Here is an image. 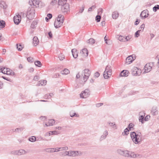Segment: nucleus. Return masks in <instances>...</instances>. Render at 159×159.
I'll return each instance as SVG.
<instances>
[{"label": "nucleus", "mask_w": 159, "mask_h": 159, "mask_svg": "<svg viewBox=\"0 0 159 159\" xmlns=\"http://www.w3.org/2000/svg\"><path fill=\"white\" fill-rule=\"evenodd\" d=\"M108 123L110 125V126H112L113 128H115L116 127V125L114 123L108 122Z\"/></svg>", "instance_id": "37998d69"}, {"label": "nucleus", "mask_w": 159, "mask_h": 159, "mask_svg": "<svg viewBox=\"0 0 159 159\" xmlns=\"http://www.w3.org/2000/svg\"><path fill=\"white\" fill-rule=\"evenodd\" d=\"M48 34L49 35V36L50 38H51L52 37V33L51 32H49L48 33Z\"/></svg>", "instance_id": "774afa93"}, {"label": "nucleus", "mask_w": 159, "mask_h": 159, "mask_svg": "<svg viewBox=\"0 0 159 159\" xmlns=\"http://www.w3.org/2000/svg\"><path fill=\"white\" fill-rule=\"evenodd\" d=\"M62 155L63 156H69V151H66L65 152H62Z\"/></svg>", "instance_id": "f704fd0d"}, {"label": "nucleus", "mask_w": 159, "mask_h": 159, "mask_svg": "<svg viewBox=\"0 0 159 159\" xmlns=\"http://www.w3.org/2000/svg\"><path fill=\"white\" fill-rule=\"evenodd\" d=\"M39 41L37 37L35 36L33 39V43L35 46H36L39 43Z\"/></svg>", "instance_id": "5701e85b"}, {"label": "nucleus", "mask_w": 159, "mask_h": 159, "mask_svg": "<svg viewBox=\"0 0 159 159\" xmlns=\"http://www.w3.org/2000/svg\"><path fill=\"white\" fill-rule=\"evenodd\" d=\"M55 148H48L46 149V151L48 152H53Z\"/></svg>", "instance_id": "4c0bfd02"}, {"label": "nucleus", "mask_w": 159, "mask_h": 159, "mask_svg": "<svg viewBox=\"0 0 159 159\" xmlns=\"http://www.w3.org/2000/svg\"><path fill=\"white\" fill-rule=\"evenodd\" d=\"M111 67L109 66H107L104 72L103 76L105 79H107L109 78L111 75L112 69Z\"/></svg>", "instance_id": "7ed1b4c3"}, {"label": "nucleus", "mask_w": 159, "mask_h": 159, "mask_svg": "<svg viewBox=\"0 0 159 159\" xmlns=\"http://www.w3.org/2000/svg\"><path fill=\"white\" fill-rule=\"evenodd\" d=\"M24 129L23 128H17L15 129L14 131L16 132H19V131H21L23 130Z\"/></svg>", "instance_id": "09e8293b"}, {"label": "nucleus", "mask_w": 159, "mask_h": 159, "mask_svg": "<svg viewBox=\"0 0 159 159\" xmlns=\"http://www.w3.org/2000/svg\"><path fill=\"white\" fill-rule=\"evenodd\" d=\"M144 27H145L144 24H143L141 25L140 28L141 29H142L143 30V29L144 28Z\"/></svg>", "instance_id": "338daca9"}, {"label": "nucleus", "mask_w": 159, "mask_h": 159, "mask_svg": "<svg viewBox=\"0 0 159 159\" xmlns=\"http://www.w3.org/2000/svg\"><path fill=\"white\" fill-rule=\"evenodd\" d=\"M61 10L63 12H67L69 11L70 6L68 3L61 6Z\"/></svg>", "instance_id": "9d476101"}, {"label": "nucleus", "mask_w": 159, "mask_h": 159, "mask_svg": "<svg viewBox=\"0 0 159 159\" xmlns=\"http://www.w3.org/2000/svg\"><path fill=\"white\" fill-rule=\"evenodd\" d=\"M134 126V125L132 123H130L129 125L128 128H129L130 130H133V127Z\"/></svg>", "instance_id": "8fccbe9b"}, {"label": "nucleus", "mask_w": 159, "mask_h": 159, "mask_svg": "<svg viewBox=\"0 0 159 159\" xmlns=\"http://www.w3.org/2000/svg\"><path fill=\"white\" fill-rule=\"evenodd\" d=\"M117 152L120 155L127 157H140L141 156L140 155L136 154L134 152L125 150L119 149L117 150Z\"/></svg>", "instance_id": "f257e3e1"}, {"label": "nucleus", "mask_w": 159, "mask_h": 159, "mask_svg": "<svg viewBox=\"0 0 159 159\" xmlns=\"http://www.w3.org/2000/svg\"><path fill=\"white\" fill-rule=\"evenodd\" d=\"M101 25L102 26H104L105 25V21H102L101 23Z\"/></svg>", "instance_id": "0e129e2a"}, {"label": "nucleus", "mask_w": 159, "mask_h": 159, "mask_svg": "<svg viewBox=\"0 0 159 159\" xmlns=\"http://www.w3.org/2000/svg\"><path fill=\"white\" fill-rule=\"evenodd\" d=\"M132 73L133 75H139L141 73V69L136 67H134L131 70Z\"/></svg>", "instance_id": "423d86ee"}, {"label": "nucleus", "mask_w": 159, "mask_h": 159, "mask_svg": "<svg viewBox=\"0 0 159 159\" xmlns=\"http://www.w3.org/2000/svg\"><path fill=\"white\" fill-rule=\"evenodd\" d=\"M118 39L120 41L125 42V37L121 35H118Z\"/></svg>", "instance_id": "c85d7f7f"}, {"label": "nucleus", "mask_w": 159, "mask_h": 159, "mask_svg": "<svg viewBox=\"0 0 159 159\" xmlns=\"http://www.w3.org/2000/svg\"><path fill=\"white\" fill-rule=\"evenodd\" d=\"M148 11L144 10L141 12L140 15V16L142 19H144L148 17Z\"/></svg>", "instance_id": "dca6fc26"}, {"label": "nucleus", "mask_w": 159, "mask_h": 159, "mask_svg": "<svg viewBox=\"0 0 159 159\" xmlns=\"http://www.w3.org/2000/svg\"><path fill=\"white\" fill-rule=\"evenodd\" d=\"M61 22H59L58 21H55L54 23V25L55 28H58L60 27L62 25Z\"/></svg>", "instance_id": "b1692460"}, {"label": "nucleus", "mask_w": 159, "mask_h": 159, "mask_svg": "<svg viewBox=\"0 0 159 159\" xmlns=\"http://www.w3.org/2000/svg\"><path fill=\"white\" fill-rule=\"evenodd\" d=\"M79 152L77 151H69V157H75L79 155Z\"/></svg>", "instance_id": "9b49d317"}, {"label": "nucleus", "mask_w": 159, "mask_h": 159, "mask_svg": "<svg viewBox=\"0 0 159 159\" xmlns=\"http://www.w3.org/2000/svg\"><path fill=\"white\" fill-rule=\"evenodd\" d=\"M80 54L82 57H86L88 55V52L86 48H84L81 50Z\"/></svg>", "instance_id": "ddd939ff"}, {"label": "nucleus", "mask_w": 159, "mask_h": 159, "mask_svg": "<svg viewBox=\"0 0 159 159\" xmlns=\"http://www.w3.org/2000/svg\"><path fill=\"white\" fill-rule=\"evenodd\" d=\"M55 21H58V22H61L63 24L64 21V16L62 15H59Z\"/></svg>", "instance_id": "f3484780"}, {"label": "nucleus", "mask_w": 159, "mask_h": 159, "mask_svg": "<svg viewBox=\"0 0 159 159\" xmlns=\"http://www.w3.org/2000/svg\"><path fill=\"white\" fill-rule=\"evenodd\" d=\"M129 71L127 70H123L122 71L120 74V76H127L128 75Z\"/></svg>", "instance_id": "412c9836"}, {"label": "nucleus", "mask_w": 159, "mask_h": 159, "mask_svg": "<svg viewBox=\"0 0 159 159\" xmlns=\"http://www.w3.org/2000/svg\"><path fill=\"white\" fill-rule=\"evenodd\" d=\"M39 76H37V75H36L34 77V80L37 81L39 80Z\"/></svg>", "instance_id": "6e6d98bb"}, {"label": "nucleus", "mask_w": 159, "mask_h": 159, "mask_svg": "<svg viewBox=\"0 0 159 159\" xmlns=\"http://www.w3.org/2000/svg\"><path fill=\"white\" fill-rule=\"evenodd\" d=\"M55 121L54 120L51 119L49 120L48 123H46L45 125L47 126H49L53 125L54 124Z\"/></svg>", "instance_id": "aec40b11"}, {"label": "nucleus", "mask_w": 159, "mask_h": 159, "mask_svg": "<svg viewBox=\"0 0 159 159\" xmlns=\"http://www.w3.org/2000/svg\"><path fill=\"white\" fill-rule=\"evenodd\" d=\"M141 31V30H138L135 32V37H138L139 36V35H140L139 33Z\"/></svg>", "instance_id": "c03bdc74"}, {"label": "nucleus", "mask_w": 159, "mask_h": 159, "mask_svg": "<svg viewBox=\"0 0 159 159\" xmlns=\"http://www.w3.org/2000/svg\"><path fill=\"white\" fill-rule=\"evenodd\" d=\"M153 65L154 64L153 62L148 63L146 64L144 66L145 71L147 73L150 72L151 70Z\"/></svg>", "instance_id": "0eeeda50"}, {"label": "nucleus", "mask_w": 159, "mask_h": 159, "mask_svg": "<svg viewBox=\"0 0 159 159\" xmlns=\"http://www.w3.org/2000/svg\"><path fill=\"white\" fill-rule=\"evenodd\" d=\"M71 52L73 57L75 58H76L78 56V52L76 49H73L71 50Z\"/></svg>", "instance_id": "6ab92c4d"}, {"label": "nucleus", "mask_w": 159, "mask_h": 159, "mask_svg": "<svg viewBox=\"0 0 159 159\" xmlns=\"http://www.w3.org/2000/svg\"><path fill=\"white\" fill-rule=\"evenodd\" d=\"M40 2L39 1L36 0H31L29 2V3L31 6L33 5L34 6L37 7H39V4Z\"/></svg>", "instance_id": "2eb2a0df"}, {"label": "nucleus", "mask_w": 159, "mask_h": 159, "mask_svg": "<svg viewBox=\"0 0 159 159\" xmlns=\"http://www.w3.org/2000/svg\"><path fill=\"white\" fill-rule=\"evenodd\" d=\"M0 7L3 9H5L7 8V5L5 2L1 1L0 2Z\"/></svg>", "instance_id": "4be33fe9"}, {"label": "nucleus", "mask_w": 159, "mask_h": 159, "mask_svg": "<svg viewBox=\"0 0 159 159\" xmlns=\"http://www.w3.org/2000/svg\"><path fill=\"white\" fill-rule=\"evenodd\" d=\"M27 61L30 62H33L34 61V58L31 57H29L27 58Z\"/></svg>", "instance_id": "a19ab883"}, {"label": "nucleus", "mask_w": 159, "mask_h": 159, "mask_svg": "<svg viewBox=\"0 0 159 159\" xmlns=\"http://www.w3.org/2000/svg\"><path fill=\"white\" fill-rule=\"evenodd\" d=\"M84 76L83 78L84 82H85L88 79L90 74V71L88 69H85L84 70Z\"/></svg>", "instance_id": "6e6552de"}, {"label": "nucleus", "mask_w": 159, "mask_h": 159, "mask_svg": "<svg viewBox=\"0 0 159 159\" xmlns=\"http://www.w3.org/2000/svg\"><path fill=\"white\" fill-rule=\"evenodd\" d=\"M87 42L90 44H93L95 43V40L93 38H91L88 40Z\"/></svg>", "instance_id": "473e14b6"}, {"label": "nucleus", "mask_w": 159, "mask_h": 159, "mask_svg": "<svg viewBox=\"0 0 159 159\" xmlns=\"http://www.w3.org/2000/svg\"><path fill=\"white\" fill-rule=\"evenodd\" d=\"M131 38V35H128L125 38V41H128Z\"/></svg>", "instance_id": "864d4df0"}, {"label": "nucleus", "mask_w": 159, "mask_h": 159, "mask_svg": "<svg viewBox=\"0 0 159 159\" xmlns=\"http://www.w3.org/2000/svg\"><path fill=\"white\" fill-rule=\"evenodd\" d=\"M47 81L46 80H41L40 81H39L37 85L39 86H40V85L43 86L45 85Z\"/></svg>", "instance_id": "bb28decb"}, {"label": "nucleus", "mask_w": 159, "mask_h": 159, "mask_svg": "<svg viewBox=\"0 0 159 159\" xmlns=\"http://www.w3.org/2000/svg\"><path fill=\"white\" fill-rule=\"evenodd\" d=\"M70 116L71 117L75 116L76 117H79L78 114H76L73 111H71L70 112Z\"/></svg>", "instance_id": "393cba45"}, {"label": "nucleus", "mask_w": 159, "mask_h": 159, "mask_svg": "<svg viewBox=\"0 0 159 159\" xmlns=\"http://www.w3.org/2000/svg\"><path fill=\"white\" fill-rule=\"evenodd\" d=\"M6 68L5 67H0V72H2V73L6 74L5 73L6 72L7 70Z\"/></svg>", "instance_id": "2f4dec72"}, {"label": "nucleus", "mask_w": 159, "mask_h": 159, "mask_svg": "<svg viewBox=\"0 0 159 159\" xmlns=\"http://www.w3.org/2000/svg\"><path fill=\"white\" fill-rule=\"evenodd\" d=\"M139 114L140 115V116L143 115H144V116L145 115V113H144V111H143L140 112Z\"/></svg>", "instance_id": "69168bd1"}, {"label": "nucleus", "mask_w": 159, "mask_h": 159, "mask_svg": "<svg viewBox=\"0 0 159 159\" xmlns=\"http://www.w3.org/2000/svg\"><path fill=\"white\" fill-rule=\"evenodd\" d=\"M150 116H146L144 118V120L146 121H148V120L150 119Z\"/></svg>", "instance_id": "bf43d9fd"}, {"label": "nucleus", "mask_w": 159, "mask_h": 159, "mask_svg": "<svg viewBox=\"0 0 159 159\" xmlns=\"http://www.w3.org/2000/svg\"><path fill=\"white\" fill-rule=\"evenodd\" d=\"M38 22L36 21H33L31 25V27L32 28H34L37 25Z\"/></svg>", "instance_id": "7c9ffc66"}, {"label": "nucleus", "mask_w": 159, "mask_h": 159, "mask_svg": "<svg viewBox=\"0 0 159 159\" xmlns=\"http://www.w3.org/2000/svg\"><path fill=\"white\" fill-rule=\"evenodd\" d=\"M6 70H7L6 72L5 73L7 75H10L11 73V70H10V69L6 68Z\"/></svg>", "instance_id": "49530a36"}, {"label": "nucleus", "mask_w": 159, "mask_h": 159, "mask_svg": "<svg viewBox=\"0 0 159 159\" xmlns=\"http://www.w3.org/2000/svg\"><path fill=\"white\" fill-rule=\"evenodd\" d=\"M102 9L101 8L99 9L98 11V14L99 15H101L102 13Z\"/></svg>", "instance_id": "13d9d810"}, {"label": "nucleus", "mask_w": 159, "mask_h": 159, "mask_svg": "<svg viewBox=\"0 0 159 159\" xmlns=\"http://www.w3.org/2000/svg\"><path fill=\"white\" fill-rule=\"evenodd\" d=\"M144 118V115H142L140 116L139 117V122H141L142 123H143V120Z\"/></svg>", "instance_id": "72a5a7b5"}, {"label": "nucleus", "mask_w": 159, "mask_h": 159, "mask_svg": "<svg viewBox=\"0 0 159 159\" xmlns=\"http://www.w3.org/2000/svg\"><path fill=\"white\" fill-rule=\"evenodd\" d=\"M101 19V17L100 15H97L96 17V20L97 22H99Z\"/></svg>", "instance_id": "a18cd8bd"}, {"label": "nucleus", "mask_w": 159, "mask_h": 159, "mask_svg": "<svg viewBox=\"0 0 159 159\" xmlns=\"http://www.w3.org/2000/svg\"><path fill=\"white\" fill-rule=\"evenodd\" d=\"M158 9H159V5H156L153 8V11L155 12Z\"/></svg>", "instance_id": "79ce46f5"}, {"label": "nucleus", "mask_w": 159, "mask_h": 159, "mask_svg": "<svg viewBox=\"0 0 159 159\" xmlns=\"http://www.w3.org/2000/svg\"><path fill=\"white\" fill-rule=\"evenodd\" d=\"M68 149V147L67 146H65L63 147L60 148L61 151H66Z\"/></svg>", "instance_id": "3c124183"}, {"label": "nucleus", "mask_w": 159, "mask_h": 159, "mask_svg": "<svg viewBox=\"0 0 159 159\" xmlns=\"http://www.w3.org/2000/svg\"><path fill=\"white\" fill-rule=\"evenodd\" d=\"M17 48L18 49L19 51H20L22 49L23 47L21 46V45H19V46H18V44H16Z\"/></svg>", "instance_id": "603ef678"}, {"label": "nucleus", "mask_w": 159, "mask_h": 159, "mask_svg": "<svg viewBox=\"0 0 159 159\" xmlns=\"http://www.w3.org/2000/svg\"><path fill=\"white\" fill-rule=\"evenodd\" d=\"M66 1L67 0H58V5L62 6L67 4Z\"/></svg>", "instance_id": "a878e982"}, {"label": "nucleus", "mask_w": 159, "mask_h": 159, "mask_svg": "<svg viewBox=\"0 0 159 159\" xmlns=\"http://www.w3.org/2000/svg\"><path fill=\"white\" fill-rule=\"evenodd\" d=\"M29 140L31 142H34L36 141V139L35 137L33 136L30 138Z\"/></svg>", "instance_id": "c9c22d12"}, {"label": "nucleus", "mask_w": 159, "mask_h": 159, "mask_svg": "<svg viewBox=\"0 0 159 159\" xmlns=\"http://www.w3.org/2000/svg\"><path fill=\"white\" fill-rule=\"evenodd\" d=\"M35 65L36 66L38 67H41V62L39 61H37L34 62Z\"/></svg>", "instance_id": "ea45409f"}, {"label": "nucleus", "mask_w": 159, "mask_h": 159, "mask_svg": "<svg viewBox=\"0 0 159 159\" xmlns=\"http://www.w3.org/2000/svg\"><path fill=\"white\" fill-rule=\"evenodd\" d=\"M89 93L90 91L88 89H86L80 94V97L81 98H86L89 96Z\"/></svg>", "instance_id": "1a4fd4ad"}, {"label": "nucleus", "mask_w": 159, "mask_h": 159, "mask_svg": "<svg viewBox=\"0 0 159 159\" xmlns=\"http://www.w3.org/2000/svg\"><path fill=\"white\" fill-rule=\"evenodd\" d=\"M129 131L128 128H126L125 129L124 132L122 133L123 135H127L129 134Z\"/></svg>", "instance_id": "e433bc0d"}, {"label": "nucleus", "mask_w": 159, "mask_h": 159, "mask_svg": "<svg viewBox=\"0 0 159 159\" xmlns=\"http://www.w3.org/2000/svg\"><path fill=\"white\" fill-rule=\"evenodd\" d=\"M35 11L34 9H31L27 12V18L31 20L35 17Z\"/></svg>", "instance_id": "20e7f679"}, {"label": "nucleus", "mask_w": 159, "mask_h": 159, "mask_svg": "<svg viewBox=\"0 0 159 159\" xmlns=\"http://www.w3.org/2000/svg\"><path fill=\"white\" fill-rule=\"evenodd\" d=\"M5 21L3 20L0 21V26H1L2 28H4L5 26Z\"/></svg>", "instance_id": "58836bf2"}, {"label": "nucleus", "mask_w": 159, "mask_h": 159, "mask_svg": "<svg viewBox=\"0 0 159 159\" xmlns=\"http://www.w3.org/2000/svg\"><path fill=\"white\" fill-rule=\"evenodd\" d=\"M57 2V0H52L51 2V4L52 5H54Z\"/></svg>", "instance_id": "4d7b16f0"}, {"label": "nucleus", "mask_w": 159, "mask_h": 159, "mask_svg": "<svg viewBox=\"0 0 159 159\" xmlns=\"http://www.w3.org/2000/svg\"><path fill=\"white\" fill-rule=\"evenodd\" d=\"M61 73L63 75H67L70 73V71L68 69H65L64 70L61 71Z\"/></svg>", "instance_id": "c756f323"}, {"label": "nucleus", "mask_w": 159, "mask_h": 159, "mask_svg": "<svg viewBox=\"0 0 159 159\" xmlns=\"http://www.w3.org/2000/svg\"><path fill=\"white\" fill-rule=\"evenodd\" d=\"M131 137L134 143L137 144L140 143L142 141V135L140 132L136 134L135 132L130 134Z\"/></svg>", "instance_id": "f03ea898"}, {"label": "nucleus", "mask_w": 159, "mask_h": 159, "mask_svg": "<svg viewBox=\"0 0 159 159\" xmlns=\"http://www.w3.org/2000/svg\"><path fill=\"white\" fill-rule=\"evenodd\" d=\"M47 16L48 17L49 19H50L52 17V15L51 14L49 13L47 14Z\"/></svg>", "instance_id": "680f3d73"}, {"label": "nucleus", "mask_w": 159, "mask_h": 159, "mask_svg": "<svg viewBox=\"0 0 159 159\" xmlns=\"http://www.w3.org/2000/svg\"><path fill=\"white\" fill-rule=\"evenodd\" d=\"M61 151L60 148H55V150L54 151V152H58Z\"/></svg>", "instance_id": "052dcab7"}, {"label": "nucleus", "mask_w": 159, "mask_h": 159, "mask_svg": "<svg viewBox=\"0 0 159 159\" xmlns=\"http://www.w3.org/2000/svg\"><path fill=\"white\" fill-rule=\"evenodd\" d=\"M65 56L61 54L59 55V58L60 60H63L65 58Z\"/></svg>", "instance_id": "de8ad7c7"}, {"label": "nucleus", "mask_w": 159, "mask_h": 159, "mask_svg": "<svg viewBox=\"0 0 159 159\" xmlns=\"http://www.w3.org/2000/svg\"><path fill=\"white\" fill-rule=\"evenodd\" d=\"M119 16L118 13L116 11H114L113 12L112 14V18L114 19H116Z\"/></svg>", "instance_id": "cd10ccee"}, {"label": "nucleus", "mask_w": 159, "mask_h": 159, "mask_svg": "<svg viewBox=\"0 0 159 159\" xmlns=\"http://www.w3.org/2000/svg\"><path fill=\"white\" fill-rule=\"evenodd\" d=\"M133 56V55L129 56L126 58L125 63L126 64H129L134 60L135 57H134Z\"/></svg>", "instance_id": "4468645a"}, {"label": "nucleus", "mask_w": 159, "mask_h": 159, "mask_svg": "<svg viewBox=\"0 0 159 159\" xmlns=\"http://www.w3.org/2000/svg\"><path fill=\"white\" fill-rule=\"evenodd\" d=\"M10 153L12 155H21L26 154L27 152L23 149H20L19 150L12 151Z\"/></svg>", "instance_id": "39448f33"}, {"label": "nucleus", "mask_w": 159, "mask_h": 159, "mask_svg": "<svg viewBox=\"0 0 159 159\" xmlns=\"http://www.w3.org/2000/svg\"><path fill=\"white\" fill-rule=\"evenodd\" d=\"M108 134V132L107 130H106L104 131L103 134L102 135L100 138V140L102 141L104 139H105L107 137V136Z\"/></svg>", "instance_id": "a211bd4d"}, {"label": "nucleus", "mask_w": 159, "mask_h": 159, "mask_svg": "<svg viewBox=\"0 0 159 159\" xmlns=\"http://www.w3.org/2000/svg\"><path fill=\"white\" fill-rule=\"evenodd\" d=\"M52 97V96L50 94H46L44 96V98H45L47 99V98H50L51 97Z\"/></svg>", "instance_id": "5fc2aeb1"}, {"label": "nucleus", "mask_w": 159, "mask_h": 159, "mask_svg": "<svg viewBox=\"0 0 159 159\" xmlns=\"http://www.w3.org/2000/svg\"><path fill=\"white\" fill-rule=\"evenodd\" d=\"M21 17L20 15H17L14 17V21L16 24L18 25L21 20Z\"/></svg>", "instance_id": "f8f14e48"}, {"label": "nucleus", "mask_w": 159, "mask_h": 159, "mask_svg": "<svg viewBox=\"0 0 159 159\" xmlns=\"http://www.w3.org/2000/svg\"><path fill=\"white\" fill-rule=\"evenodd\" d=\"M100 75L99 73L98 72H96L94 76L96 77H98Z\"/></svg>", "instance_id": "e2e57ef3"}]
</instances>
